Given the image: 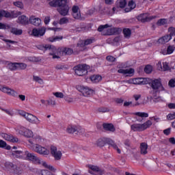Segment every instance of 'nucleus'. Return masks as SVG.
Here are the masks:
<instances>
[{
    "instance_id": "2",
    "label": "nucleus",
    "mask_w": 175,
    "mask_h": 175,
    "mask_svg": "<svg viewBox=\"0 0 175 175\" xmlns=\"http://www.w3.org/2000/svg\"><path fill=\"white\" fill-rule=\"evenodd\" d=\"M73 53V50L70 48L57 49L53 48L51 53L53 59H59L63 55H70Z\"/></svg>"
},
{
    "instance_id": "52",
    "label": "nucleus",
    "mask_w": 175,
    "mask_h": 175,
    "mask_svg": "<svg viewBox=\"0 0 175 175\" xmlns=\"http://www.w3.org/2000/svg\"><path fill=\"white\" fill-rule=\"evenodd\" d=\"M168 32L170 33V35H168L169 36H175V28L174 27H170L168 29Z\"/></svg>"
},
{
    "instance_id": "10",
    "label": "nucleus",
    "mask_w": 175,
    "mask_h": 175,
    "mask_svg": "<svg viewBox=\"0 0 175 175\" xmlns=\"http://www.w3.org/2000/svg\"><path fill=\"white\" fill-rule=\"evenodd\" d=\"M128 84H134L135 85H144L146 84H150L151 83V79L150 78H133L130 79L126 81Z\"/></svg>"
},
{
    "instance_id": "15",
    "label": "nucleus",
    "mask_w": 175,
    "mask_h": 175,
    "mask_svg": "<svg viewBox=\"0 0 175 175\" xmlns=\"http://www.w3.org/2000/svg\"><path fill=\"white\" fill-rule=\"evenodd\" d=\"M21 14H22V13L20 11H17L16 12H9L5 11V10H0V20H2V17L16 18V17H18V16H21Z\"/></svg>"
},
{
    "instance_id": "63",
    "label": "nucleus",
    "mask_w": 175,
    "mask_h": 175,
    "mask_svg": "<svg viewBox=\"0 0 175 175\" xmlns=\"http://www.w3.org/2000/svg\"><path fill=\"white\" fill-rule=\"evenodd\" d=\"M164 135H170V129H167L163 131Z\"/></svg>"
},
{
    "instance_id": "43",
    "label": "nucleus",
    "mask_w": 175,
    "mask_h": 175,
    "mask_svg": "<svg viewBox=\"0 0 175 175\" xmlns=\"http://www.w3.org/2000/svg\"><path fill=\"white\" fill-rule=\"evenodd\" d=\"M53 95H54V96H55V98H59L60 99H62V98L65 97V96L64 95V93H62L61 92H53Z\"/></svg>"
},
{
    "instance_id": "12",
    "label": "nucleus",
    "mask_w": 175,
    "mask_h": 175,
    "mask_svg": "<svg viewBox=\"0 0 175 175\" xmlns=\"http://www.w3.org/2000/svg\"><path fill=\"white\" fill-rule=\"evenodd\" d=\"M90 66L87 64H79L74 68L75 75L77 76H85L88 73Z\"/></svg>"
},
{
    "instance_id": "56",
    "label": "nucleus",
    "mask_w": 175,
    "mask_h": 175,
    "mask_svg": "<svg viewBox=\"0 0 175 175\" xmlns=\"http://www.w3.org/2000/svg\"><path fill=\"white\" fill-rule=\"evenodd\" d=\"M168 85H170V87H175V80L174 79H171L170 80Z\"/></svg>"
},
{
    "instance_id": "37",
    "label": "nucleus",
    "mask_w": 175,
    "mask_h": 175,
    "mask_svg": "<svg viewBox=\"0 0 175 175\" xmlns=\"http://www.w3.org/2000/svg\"><path fill=\"white\" fill-rule=\"evenodd\" d=\"M123 33H124V38H126V39H129V38H131V35H132V32L131 31V29H124L123 30Z\"/></svg>"
},
{
    "instance_id": "64",
    "label": "nucleus",
    "mask_w": 175,
    "mask_h": 175,
    "mask_svg": "<svg viewBox=\"0 0 175 175\" xmlns=\"http://www.w3.org/2000/svg\"><path fill=\"white\" fill-rule=\"evenodd\" d=\"M169 109H175V103H170L168 104Z\"/></svg>"
},
{
    "instance_id": "3",
    "label": "nucleus",
    "mask_w": 175,
    "mask_h": 175,
    "mask_svg": "<svg viewBox=\"0 0 175 175\" xmlns=\"http://www.w3.org/2000/svg\"><path fill=\"white\" fill-rule=\"evenodd\" d=\"M152 125L151 120H147L144 123H135L131 125V131L133 132H144L146 129H148Z\"/></svg>"
},
{
    "instance_id": "36",
    "label": "nucleus",
    "mask_w": 175,
    "mask_h": 175,
    "mask_svg": "<svg viewBox=\"0 0 175 175\" xmlns=\"http://www.w3.org/2000/svg\"><path fill=\"white\" fill-rule=\"evenodd\" d=\"M134 116H136L137 118V117H140L141 118H147V117H148V113L146 112H135L134 113Z\"/></svg>"
},
{
    "instance_id": "55",
    "label": "nucleus",
    "mask_w": 175,
    "mask_h": 175,
    "mask_svg": "<svg viewBox=\"0 0 175 175\" xmlns=\"http://www.w3.org/2000/svg\"><path fill=\"white\" fill-rule=\"evenodd\" d=\"M164 99L162 97H156L154 98V102H155L156 103L157 102H163Z\"/></svg>"
},
{
    "instance_id": "38",
    "label": "nucleus",
    "mask_w": 175,
    "mask_h": 175,
    "mask_svg": "<svg viewBox=\"0 0 175 175\" xmlns=\"http://www.w3.org/2000/svg\"><path fill=\"white\" fill-rule=\"evenodd\" d=\"M0 148H5V150H10L12 147L10 146H8V144L3 140H0Z\"/></svg>"
},
{
    "instance_id": "35",
    "label": "nucleus",
    "mask_w": 175,
    "mask_h": 175,
    "mask_svg": "<svg viewBox=\"0 0 175 175\" xmlns=\"http://www.w3.org/2000/svg\"><path fill=\"white\" fill-rule=\"evenodd\" d=\"M11 33H13V35H22L23 34V30L21 29H17L16 27H12L10 31Z\"/></svg>"
},
{
    "instance_id": "8",
    "label": "nucleus",
    "mask_w": 175,
    "mask_h": 175,
    "mask_svg": "<svg viewBox=\"0 0 175 175\" xmlns=\"http://www.w3.org/2000/svg\"><path fill=\"white\" fill-rule=\"evenodd\" d=\"M106 142L107 143H109L110 144V146H113V148H114V150H116L117 152H118V154H121V150H120V148H118V146H117V144H116V143H114L113 140H111L109 138H100L98 139L96 142V146H98V147H103V146H105V143H106Z\"/></svg>"
},
{
    "instance_id": "6",
    "label": "nucleus",
    "mask_w": 175,
    "mask_h": 175,
    "mask_svg": "<svg viewBox=\"0 0 175 175\" xmlns=\"http://www.w3.org/2000/svg\"><path fill=\"white\" fill-rule=\"evenodd\" d=\"M117 7H114L112 8V12H109V8H104V15L109 14V16H113L114 13H117L119 12L120 8L124 9L125 6H126V0H118L116 2Z\"/></svg>"
},
{
    "instance_id": "26",
    "label": "nucleus",
    "mask_w": 175,
    "mask_h": 175,
    "mask_svg": "<svg viewBox=\"0 0 175 175\" xmlns=\"http://www.w3.org/2000/svg\"><path fill=\"white\" fill-rule=\"evenodd\" d=\"M31 24L35 25L36 27H39L42 25V19L40 18H36L35 16H31L29 19Z\"/></svg>"
},
{
    "instance_id": "28",
    "label": "nucleus",
    "mask_w": 175,
    "mask_h": 175,
    "mask_svg": "<svg viewBox=\"0 0 175 175\" xmlns=\"http://www.w3.org/2000/svg\"><path fill=\"white\" fill-rule=\"evenodd\" d=\"M153 17L149 16L148 14H142L138 16V20L142 23H146V21H150Z\"/></svg>"
},
{
    "instance_id": "45",
    "label": "nucleus",
    "mask_w": 175,
    "mask_h": 175,
    "mask_svg": "<svg viewBox=\"0 0 175 175\" xmlns=\"http://www.w3.org/2000/svg\"><path fill=\"white\" fill-rule=\"evenodd\" d=\"M0 29H10V25L7 23H0Z\"/></svg>"
},
{
    "instance_id": "9",
    "label": "nucleus",
    "mask_w": 175,
    "mask_h": 175,
    "mask_svg": "<svg viewBox=\"0 0 175 175\" xmlns=\"http://www.w3.org/2000/svg\"><path fill=\"white\" fill-rule=\"evenodd\" d=\"M49 152L55 161H61L62 159V150L58 148L57 146L51 145L49 148Z\"/></svg>"
},
{
    "instance_id": "57",
    "label": "nucleus",
    "mask_w": 175,
    "mask_h": 175,
    "mask_svg": "<svg viewBox=\"0 0 175 175\" xmlns=\"http://www.w3.org/2000/svg\"><path fill=\"white\" fill-rule=\"evenodd\" d=\"M107 60L109 61V62H114V61H116V58H114V57L113 56H107Z\"/></svg>"
},
{
    "instance_id": "30",
    "label": "nucleus",
    "mask_w": 175,
    "mask_h": 175,
    "mask_svg": "<svg viewBox=\"0 0 175 175\" xmlns=\"http://www.w3.org/2000/svg\"><path fill=\"white\" fill-rule=\"evenodd\" d=\"M92 83H96L102 81V76L99 75H94L90 77Z\"/></svg>"
},
{
    "instance_id": "48",
    "label": "nucleus",
    "mask_w": 175,
    "mask_h": 175,
    "mask_svg": "<svg viewBox=\"0 0 175 175\" xmlns=\"http://www.w3.org/2000/svg\"><path fill=\"white\" fill-rule=\"evenodd\" d=\"M14 5L16 6V8H19V9H24V4L21 1L14 2Z\"/></svg>"
},
{
    "instance_id": "40",
    "label": "nucleus",
    "mask_w": 175,
    "mask_h": 175,
    "mask_svg": "<svg viewBox=\"0 0 175 175\" xmlns=\"http://www.w3.org/2000/svg\"><path fill=\"white\" fill-rule=\"evenodd\" d=\"M47 105H49V106H55L57 105V101H55V99H54V98H51L47 100Z\"/></svg>"
},
{
    "instance_id": "19",
    "label": "nucleus",
    "mask_w": 175,
    "mask_h": 175,
    "mask_svg": "<svg viewBox=\"0 0 175 175\" xmlns=\"http://www.w3.org/2000/svg\"><path fill=\"white\" fill-rule=\"evenodd\" d=\"M94 42L95 40L94 38H88L85 41L81 40L78 42L77 46L79 49H80V50H84V47H85V46H88V44H91Z\"/></svg>"
},
{
    "instance_id": "7",
    "label": "nucleus",
    "mask_w": 175,
    "mask_h": 175,
    "mask_svg": "<svg viewBox=\"0 0 175 175\" xmlns=\"http://www.w3.org/2000/svg\"><path fill=\"white\" fill-rule=\"evenodd\" d=\"M19 114L22 116V117H24L28 122H30V124H35V125H39L40 124L41 121L36 117V116L27 113L24 111H20Z\"/></svg>"
},
{
    "instance_id": "25",
    "label": "nucleus",
    "mask_w": 175,
    "mask_h": 175,
    "mask_svg": "<svg viewBox=\"0 0 175 175\" xmlns=\"http://www.w3.org/2000/svg\"><path fill=\"white\" fill-rule=\"evenodd\" d=\"M1 137L5 140H7V142H11V143H17V142H18V138L14 137L12 135L2 133Z\"/></svg>"
},
{
    "instance_id": "59",
    "label": "nucleus",
    "mask_w": 175,
    "mask_h": 175,
    "mask_svg": "<svg viewBox=\"0 0 175 175\" xmlns=\"http://www.w3.org/2000/svg\"><path fill=\"white\" fill-rule=\"evenodd\" d=\"M62 39H64V37L62 36H55V42H59V40H62Z\"/></svg>"
},
{
    "instance_id": "42",
    "label": "nucleus",
    "mask_w": 175,
    "mask_h": 175,
    "mask_svg": "<svg viewBox=\"0 0 175 175\" xmlns=\"http://www.w3.org/2000/svg\"><path fill=\"white\" fill-rule=\"evenodd\" d=\"M33 80L36 81V83H38V84H43V79H42L40 77L33 76Z\"/></svg>"
},
{
    "instance_id": "41",
    "label": "nucleus",
    "mask_w": 175,
    "mask_h": 175,
    "mask_svg": "<svg viewBox=\"0 0 175 175\" xmlns=\"http://www.w3.org/2000/svg\"><path fill=\"white\" fill-rule=\"evenodd\" d=\"M166 24H169V21L165 18L160 19L157 22V25H166Z\"/></svg>"
},
{
    "instance_id": "49",
    "label": "nucleus",
    "mask_w": 175,
    "mask_h": 175,
    "mask_svg": "<svg viewBox=\"0 0 175 175\" xmlns=\"http://www.w3.org/2000/svg\"><path fill=\"white\" fill-rule=\"evenodd\" d=\"M144 72L148 74L151 73V72H152V66H151V65L146 66V67L144 68Z\"/></svg>"
},
{
    "instance_id": "5",
    "label": "nucleus",
    "mask_w": 175,
    "mask_h": 175,
    "mask_svg": "<svg viewBox=\"0 0 175 175\" xmlns=\"http://www.w3.org/2000/svg\"><path fill=\"white\" fill-rule=\"evenodd\" d=\"M76 90H77L79 92H81L83 96H85V98H91V96L95 95V91L94 89L88 86L78 85L76 86Z\"/></svg>"
},
{
    "instance_id": "29",
    "label": "nucleus",
    "mask_w": 175,
    "mask_h": 175,
    "mask_svg": "<svg viewBox=\"0 0 175 175\" xmlns=\"http://www.w3.org/2000/svg\"><path fill=\"white\" fill-rule=\"evenodd\" d=\"M136 8V3H135L134 1H130L129 2L128 6L124 9V12L126 13H129Z\"/></svg>"
},
{
    "instance_id": "4",
    "label": "nucleus",
    "mask_w": 175,
    "mask_h": 175,
    "mask_svg": "<svg viewBox=\"0 0 175 175\" xmlns=\"http://www.w3.org/2000/svg\"><path fill=\"white\" fill-rule=\"evenodd\" d=\"M98 31L99 32H103V35L111 36L117 33V32H118V29L106 24L98 27Z\"/></svg>"
},
{
    "instance_id": "34",
    "label": "nucleus",
    "mask_w": 175,
    "mask_h": 175,
    "mask_svg": "<svg viewBox=\"0 0 175 175\" xmlns=\"http://www.w3.org/2000/svg\"><path fill=\"white\" fill-rule=\"evenodd\" d=\"M103 128L105 129L106 131H109L110 132H114V131H116V129L112 124L105 123L103 124Z\"/></svg>"
},
{
    "instance_id": "46",
    "label": "nucleus",
    "mask_w": 175,
    "mask_h": 175,
    "mask_svg": "<svg viewBox=\"0 0 175 175\" xmlns=\"http://www.w3.org/2000/svg\"><path fill=\"white\" fill-rule=\"evenodd\" d=\"M69 23V18H66V17H64V18H62L60 20H59V23L62 25L64 24H68Z\"/></svg>"
},
{
    "instance_id": "16",
    "label": "nucleus",
    "mask_w": 175,
    "mask_h": 175,
    "mask_svg": "<svg viewBox=\"0 0 175 175\" xmlns=\"http://www.w3.org/2000/svg\"><path fill=\"white\" fill-rule=\"evenodd\" d=\"M118 66V68H122L118 70V73H121L125 76H132L135 73V70L133 68L124 69L123 68H125V65H124V64H121Z\"/></svg>"
},
{
    "instance_id": "22",
    "label": "nucleus",
    "mask_w": 175,
    "mask_h": 175,
    "mask_svg": "<svg viewBox=\"0 0 175 175\" xmlns=\"http://www.w3.org/2000/svg\"><path fill=\"white\" fill-rule=\"evenodd\" d=\"M72 17L75 20H80L81 18V13L80 12V8L77 5H73L72 8Z\"/></svg>"
},
{
    "instance_id": "58",
    "label": "nucleus",
    "mask_w": 175,
    "mask_h": 175,
    "mask_svg": "<svg viewBox=\"0 0 175 175\" xmlns=\"http://www.w3.org/2000/svg\"><path fill=\"white\" fill-rule=\"evenodd\" d=\"M46 40L51 43H54V42H55V36L49 37L46 39Z\"/></svg>"
},
{
    "instance_id": "24",
    "label": "nucleus",
    "mask_w": 175,
    "mask_h": 175,
    "mask_svg": "<svg viewBox=\"0 0 175 175\" xmlns=\"http://www.w3.org/2000/svg\"><path fill=\"white\" fill-rule=\"evenodd\" d=\"M175 46L174 45H170L167 46V49L163 48L161 50V54L163 55H170V54H173L174 53Z\"/></svg>"
},
{
    "instance_id": "51",
    "label": "nucleus",
    "mask_w": 175,
    "mask_h": 175,
    "mask_svg": "<svg viewBox=\"0 0 175 175\" xmlns=\"http://www.w3.org/2000/svg\"><path fill=\"white\" fill-rule=\"evenodd\" d=\"M64 100L66 102H68V103H72L75 102V100L73 99V98H72L69 96H65Z\"/></svg>"
},
{
    "instance_id": "14",
    "label": "nucleus",
    "mask_w": 175,
    "mask_h": 175,
    "mask_svg": "<svg viewBox=\"0 0 175 175\" xmlns=\"http://www.w3.org/2000/svg\"><path fill=\"white\" fill-rule=\"evenodd\" d=\"M88 172L93 175H102L104 174L105 171L100 169L98 165H88Z\"/></svg>"
},
{
    "instance_id": "61",
    "label": "nucleus",
    "mask_w": 175,
    "mask_h": 175,
    "mask_svg": "<svg viewBox=\"0 0 175 175\" xmlns=\"http://www.w3.org/2000/svg\"><path fill=\"white\" fill-rule=\"evenodd\" d=\"M18 98L20 99V100H22V102H24L25 100V95L23 94H20L18 95Z\"/></svg>"
},
{
    "instance_id": "54",
    "label": "nucleus",
    "mask_w": 175,
    "mask_h": 175,
    "mask_svg": "<svg viewBox=\"0 0 175 175\" xmlns=\"http://www.w3.org/2000/svg\"><path fill=\"white\" fill-rule=\"evenodd\" d=\"M51 20V18H50V16H45V18L44 19V25H49V24H50Z\"/></svg>"
},
{
    "instance_id": "33",
    "label": "nucleus",
    "mask_w": 175,
    "mask_h": 175,
    "mask_svg": "<svg viewBox=\"0 0 175 175\" xmlns=\"http://www.w3.org/2000/svg\"><path fill=\"white\" fill-rule=\"evenodd\" d=\"M140 148H141V154L146 155V154H147L148 152L147 150L148 148V145H147V144L146 143H142Z\"/></svg>"
},
{
    "instance_id": "62",
    "label": "nucleus",
    "mask_w": 175,
    "mask_h": 175,
    "mask_svg": "<svg viewBox=\"0 0 175 175\" xmlns=\"http://www.w3.org/2000/svg\"><path fill=\"white\" fill-rule=\"evenodd\" d=\"M5 113H7V114H8L9 116L14 115V111H13V110H5Z\"/></svg>"
},
{
    "instance_id": "39",
    "label": "nucleus",
    "mask_w": 175,
    "mask_h": 175,
    "mask_svg": "<svg viewBox=\"0 0 175 175\" xmlns=\"http://www.w3.org/2000/svg\"><path fill=\"white\" fill-rule=\"evenodd\" d=\"M8 68L10 69V70H17V63H9Z\"/></svg>"
},
{
    "instance_id": "13",
    "label": "nucleus",
    "mask_w": 175,
    "mask_h": 175,
    "mask_svg": "<svg viewBox=\"0 0 175 175\" xmlns=\"http://www.w3.org/2000/svg\"><path fill=\"white\" fill-rule=\"evenodd\" d=\"M150 83L152 90L156 91V92H161V91H165V88L163 87V85H162V80L161 79H157L153 80L150 79Z\"/></svg>"
},
{
    "instance_id": "23",
    "label": "nucleus",
    "mask_w": 175,
    "mask_h": 175,
    "mask_svg": "<svg viewBox=\"0 0 175 175\" xmlns=\"http://www.w3.org/2000/svg\"><path fill=\"white\" fill-rule=\"evenodd\" d=\"M37 49H38V50H42V51H46V50H49V55L51 57V53L53 52V49H55V46L50 44H39L37 46Z\"/></svg>"
},
{
    "instance_id": "21",
    "label": "nucleus",
    "mask_w": 175,
    "mask_h": 175,
    "mask_svg": "<svg viewBox=\"0 0 175 175\" xmlns=\"http://www.w3.org/2000/svg\"><path fill=\"white\" fill-rule=\"evenodd\" d=\"M157 68L161 72H166V70H169L170 69L169 63L160 61L157 63Z\"/></svg>"
},
{
    "instance_id": "60",
    "label": "nucleus",
    "mask_w": 175,
    "mask_h": 175,
    "mask_svg": "<svg viewBox=\"0 0 175 175\" xmlns=\"http://www.w3.org/2000/svg\"><path fill=\"white\" fill-rule=\"evenodd\" d=\"M124 106L125 107H128L129 106H132V102L131 101H126L124 103Z\"/></svg>"
},
{
    "instance_id": "50",
    "label": "nucleus",
    "mask_w": 175,
    "mask_h": 175,
    "mask_svg": "<svg viewBox=\"0 0 175 175\" xmlns=\"http://www.w3.org/2000/svg\"><path fill=\"white\" fill-rule=\"evenodd\" d=\"M167 120L168 121H172V120H175V112L167 115Z\"/></svg>"
},
{
    "instance_id": "32",
    "label": "nucleus",
    "mask_w": 175,
    "mask_h": 175,
    "mask_svg": "<svg viewBox=\"0 0 175 175\" xmlns=\"http://www.w3.org/2000/svg\"><path fill=\"white\" fill-rule=\"evenodd\" d=\"M67 133H76V132H79V129L76 126L69 125L66 129Z\"/></svg>"
},
{
    "instance_id": "47",
    "label": "nucleus",
    "mask_w": 175,
    "mask_h": 175,
    "mask_svg": "<svg viewBox=\"0 0 175 175\" xmlns=\"http://www.w3.org/2000/svg\"><path fill=\"white\" fill-rule=\"evenodd\" d=\"M16 66H17V69H21V70L27 69V64L24 63H17Z\"/></svg>"
},
{
    "instance_id": "1",
    "label": "nucleus",
    "mask_w": 175,
    "mask_h": 175,
    "mask_svg": "<svg viewBox=\"0 0 175 175\" xmlns=\"http://www.w3.org/2000/svg\"><path fill=\"white\" fill-rule=\"evenodd\" d=\"M16 132H17L18 135H21V136H24L25 137H27V139H31L33 137V140H35L36 143H42L43 139L39 135H33V132L29 129H27L22 126H18L15 128Z\"/></svg>"
},
{
    "instance_id": "44",
    "label": "nucleus",
    "mask_w": 175,
    "mask_h": 175,
    "mask_svg": "<svg viewBox=\"0 0 175 175\" xmlns=\"http://www.w3.org/2000/svg\"><path fill=\"white\" fill-rule=\"evenodd\" d=\"M65 5H68L67 0H57L58 8H60L61 6H65Z\"/></svg>"
},
{
    "instance_id": "18",
    "label": "nucleus",
    "mask_w": 175,
    "mask_h": 175,
    "mask_svg": "<svg viewBox=\"0 0 175 175\" xmlns=\"http://www.w3.org/2000/svg\"><path fill=\"white\" fill-rule=\"evenodd\" d=\"M44 33H46V27H42L40 28H35L32 30L33 36H36L37 38H40L42 36H44Z\"/></svg>"
},
{
    "instance_id": "27",
    "label": "nucleus",
    "mask_w": 175,
    "mask_h": 175,
    "mask_svg": "<svg viewBox=\"0 0 175 175\" xmlns=\"http://www.w3.org/2000/svg\"><path fill=\"white\" fill-rule=\"evenodd\" d=\"M16 22L18 23V24H22L23 25H25L28 24V23H29V18H28L27 16L21 15L18 16Z\"/></svg>"
},
{
    "instance_id": "53",
    "label": "nucleus",
    "mask_w": 175,
    "mask_h": 175,
    "mask_svg": "<svg viewBox=\"0 0 175 175\" xmlns=\"http://www.w3.org/2000/svg\"><path fill=\"white\" fill-rule=\"evenodd\" d=\"M50 6L52 8H55V6H58V0H53L49 2Z\"/></svg>"
},
{
    "instance_id": "17",
    "label": "nucleus",
    "mask_w": 175,
    "mask_h": 175,
    "mask_svg": "<svg viewBox=\"0 0 175 175\" xmlns=\"http://www.w3.org/2000/svg\"><path fill=\"white\" fill-rule=\"evenodd\" d=\"M0 91L3 92V94H7L10 96H17V92L8 86L0 85Z\"/></svg>"
},
{
    "instance_id": "31",
    "label": "nucleus",
    "mask_w": 175,
    "mask_h": 175,
    "mask_svg": "<svg viewBox=\"0 0 175 175\" xmlns=\"http://www.w3.org/2000/svg\"><path fill=\"white\" fill-rule=\"evenodd\" d=\"M170 40H172V36L167 35L159 39L158 42L161 44H165V43H167Z\"/></svg>"
},
{
    "instance_id": "20",
    "label": "nucleus",
    "mask_w": 175,
    "mask_h": 175,
    "mask_svg": "<svg viewBox=\"0 0 175 175\" xmlns=\"http://www.w3.org/2000/svg\"><path fill=\"white\" fill-rule=\"evenodd\" d=\"M69 10L70 8L68 4L57 8V12L61 16H69Z\"/></svg>"
},
{
    "instance_id": "11",
    "label": "nucleus",
    "mask_w": 175,
    "mask_h": 175,
    "mask_svg": "<svg viewBox=\"0 0 175 175\" xmlns=\"http://www.w3.org/2000/svg\"><path fill=\"white\" fill-rule=\"evenodd\" d=\"M31 149L40 155H50V150L38 144H31Z\"/></svg>"
}]
</instances>
